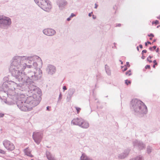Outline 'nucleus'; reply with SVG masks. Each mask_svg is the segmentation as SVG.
<instances>
[{
  "label": "nucleus",
  "instance_id": "obj_1",
  "mask_svg": "<svg viewBox=\"0 0 160 160\" xmlns=\"http://www.w3.org/2000/svg\"><path fill=\"white\" fill-rule=\"evenodd\" d=\"M134 111L139 114H146L147 112L146 106L141 101L137 99H132L131 102Z\"/></svg>",
  "mask_w": 160,
  "mask_h": 160
},
{
  "label": "nucleus",
  "instance_id": "obj_36",
  "mask_svg": "<svg viewBox=\"0 0 160 160\" xmlns=\"http://www.w3.org/2000/svg\"><path fill=\"white\" fill-rule=\"evenodd\" d=\"M121 24H117L116 27H120L121 26Z\"/></svg>",
  "mask_w": 160,
  "mask_h": 160
},
{
  "label": "nucleus",
  "instance_id": "obj_30",
  "mask_svg": "<svg viewBox=\"0 0 160 160\" xmlns=\"http://www.w3.org/2000/svg\"><path fill=\"white\" fill-rule=\"evenodd\" d=\"M147 50H143L142 51V54H143V53H146L147 52Z\"/></svg>",
  "mask_w": 160,
  "mask_h": 160
},
{
  "label": "nucleus",
  "instance_id": "obj_19",
  "mask_svg": "<svg viewBox=\"0 0 160 160\" xmlns=\"http://www.w3.org/2000/svg\"><path fill=\"white\" fill-rule=\"evenodd\" d=\"M151 150H152V148L151 147H148V148H147V151L148 153H150L151 152Z\"/></svg>",
  "mask_w": 160,
  "mask_h": 160
},
{
  "label": "nucleus",
  "instance_id": "obj_18",
  "mask_svg": "<svg viewBox=\"0 0 160 160\" xmlns=\"http://www.w3.org/2000/svg\"><path fill=\"white\" fill-rule=\"evenodd\" d=\"M125 74L127 76H129L132 74L130 70L126 72Z\"/></svg>",
  "mask_w": 160,
  "mask_h": 160
},
{
  "label": "nucleus",
  "instance_id": "obj_37",
  "mask_svg": "<svg viewBox=\"0 0 160 160\" xmlns=\"http://www.w3.org/2000/svg\"><path fill=\"white\" fill-rule=\"evenodd\" d=\"M71 18L70 17H69V18H67V20L68 21H70L71 20Z\"/></svg>",
  "mask_w": 160,
  "mask_h": 160
},
{
  "label": "nucleus",
  "instance_id": "obj_51",
  "mask_svg": "<svg viewBox=\"0 0 160 160\" xmlns=\"http://www.w3.org/2000/svg\"><path fill=\"white\" fill-rule=\"evenodd\" d=\"M31 160H33V159H31Z\"/></svg>",
  "mask_w": 160,
  "mask_h": 160
},
{
  "label": "nucleus",
  "instance_id": "obj_49",
  "mask_svg": "<svg viewBox=\"0 0 160 160\" xmlns=\"http://www.w3.org/2000/svg\"><path fill=\"white\" fill-rule=\"evenodd\" d=\"M150 40H151V39H152V38H150Z\"/></svg>",
  "mask_w": 160,
  "mask_h": 160
},
{
  "label": "nucleus",
  "instance_id": "obj_26",
  "mask_svg": "<svg viewBox=\"0 0 160 160\" xmlns=\"http://www.w3.org/2000/svg\"><path fill=\"white\" fill-rule=\"evenodd\" d=\"M62 98V95L61 93H60L59 95V97L58 98V101L61 100Z\"/></svg>",
  "mask_w": 160,
  "mask_h": 160
},
{
  "label": "nucleus",
  "instance_id": "obj_17",
  "mask_svg": "<svg viewBox=\"0 0 160 160\" xmlns=\"http://www.w3.org/2000/svg\"><path fill=\"white\" fill-rule=\"evenodd\" d=\"M75 108L76 110L77 113L78 114H79L81 110V108L77 107H75Z\"/></svg>",
  "mask_w": 160,
  "mask_h": 160
},
{
  "label": "nucleus",
  "instance_id": "obj_13",
  "mask_svg": "<svg viewBox=\"0 0 160 160\" xmlns=\"http://www.w3.org/2000/svg\"><path fill=\"white\" fill-rule=\"evenodd\" d=\"M81 160H92V159L87 157L85 154L83 153L81 157Z\"/></svg>",
  "mask_w": 160,
  "mask_h": 160
},
{
  "label": "nucleus",
  "instance_id": "obj_9",
  "mask_svg": "<svg viewBox=\"0 0 160 160\" xmlns=\"http://www.w3.org/2000/svg\"><path fill=\"white\" fill-rule=\"evenodd\" d=\"M47 72L49 74H52L55 73L56 69L55 67L51 65L48 66L47 69Z\"/></svg>",
  "mask_w": 160,
  "mask_h": 160
},
{
  "label": "nucleus",
  "instance_id": "obj_15",
  "mask_svg": "<svg viewBox=\"0 0 160 160\" xmlns=\"http://www.w3.org/2000/svg\"><path fill=\"white\" fill-rule=\"evenodd\" d=\"M105 69L108 75H110L111 74V71L109 69L108 66L107 65L105 66Z\"/></svg>",
  "mask_w": 160,
  "mask_h": 160
},
{
  "label": "nucleus",
  "instance_id": "obj_35",
  "mask_svg": "<svg viewBox=\"0 0 160 160\" xmlns=\"http://www.w3.org/2000/svg\"><path fill=\"white\" fill-rule=\"evenodd\" d=\"M4 115L3 114L0 113V118L2 117H3Z\"/></svg>",
  "mask_w": 160,
  "mask_h": 160
},
{
  "label": "nucleus",
  "instance_id": "obj_33",
  "mask_svg": "<svg viewBox=\"0 0 160 160\" xmlns=\"http://www.w3.org/2000/svg\"><path fill=\"white\" fill-rule=\"evenodd\" d=\"M148 36L149 37H154V35L153 34H150V35H148Z\"/></svg>",
  "mask_w": 160,
  "mask_h": 160
},
{
  "label": "nucleus",
  "instance_id": "obj_45",
  "mask_svg": "<svg viewBox=\"0 0 160 160\" xmlns=\"http://www.w3.org/2000/svg\"><path fill=\"white\" fill-rule=\"evenodd\" d=\"M120 61L121 62V64H123L121 60H120Z\"/></svg>",
  "mask_w": 160,
  "mask_h": 160
},
{
  "label": "nucleus",
  "instance_id": "obj_8",
  "mask_svg": "<svg viewBox=\"0 0 160 160\" xmlns=\"http://www.w3.org/2000/svg\"><path fill=\"white\" fill-rule=\"evenodd\" d=\"M133 143L134 146H136L138 147L140 150L142 149L145 148V145L140 141L138 142L137 140H136V141Z\"/></svg>",
  "mask_w": 160,
  "mask_h": 160
},
{
  "label": "nucleus",
  "instance_id": "obj_42",
  "mask_svg": "<svg viewBox=\"0 0 160 160\" xmlns=\"http://www.w3.org/2000/svg\"><path fill=\"white\" fill-rule=\"evenodd\" d=\"M145 58V57L143 55H142V58L143 59H144Z\"/></svg>",
  "mask_w": 160,
  "mask_h": 160
},
{
  "label": "nucleus",
  "instance_id": "obj_44",
  "mask_svg": "<svg viewBox=\"0 0 160 160\" xmlns=\"http://www.w3.org/2000/svg\"><path fill=\"white\" fill-rule=\"evenodd\" d=\"M155 65H155V64H154L153 66V67L154 68H155Z\"/></svg>",
  "mask_w": 160,
  "mask_h": 160
},
{
  "label": "nucleus",
  "instance_id": "obj_48",
  "mask_svg": "<svg viewBox=\"0 0 160 160\" xmlns=\"http://www.w3.org/2000/svg\"><path fill=\"white\" fill-rule=\"evenodd\" d=\"M159 27H160V25L158 26H157V28H158Z\"/></svg>",
  "mask_w": 160,
  "mask_h": 160
},
{
  "label": "nucleus",
  "instance_id": "obj_12",
  "mask_svg": "<svg viewBox=\"0 0 160 160\" xmlns=\"http://www.w3.org/2000/svg\"><path fill=\"white\" fill-rule=\"evenodd\" d=\"M25 153L27 156L32 157L33 156L31 154V151L28 148H27L24 150Z\"/></svg>",
  "mask_w": 160,
  "mask_h": 160
},
{
  "label": "nucleus",
  "instance_id": "obj_4",
  "mask_svg": "<svg viewBox=\"0 0 160 160\" xmlns=\"http://www.w3.org/2000/svg\"><path fill=\"white\" fill-rule=\"evenodd\" d=\"M11 19L4 16H0V24L1 26L5 27L11 24Z\"/></svg>",
  "mask_w": 160,
  "mask_h": 160
},
{
  "label": "nucleus",
  "instance_id": "obj_11",
  "mask_svg": "<svg viewBox=\"0 0 160 160\" xmlns=\"http://www.w3.org/2000/svg\"><path fill=\"white\" fill-rule=\"evenodd\" d=\"M46 157L48 160H56L50 152L47 151L46 152Z\"/></svg>",
  "mask_w": 160,
  "mask_h": 160
},
{
  "label": "nucleus",
  "instance_id": "obj_14",
  "mask_svg": "<svg viewBox=\"0 0 160 160\" xmlns=\"http://www.w3.org/2000/svg\"><path fill=\"white\" fill-rule=\"evenodd\" d=\"M128 154V152H127L125 153H122L118 156V158L121 159L124 158L127 156Z\"/></svg>",
  "mask_w": 160,
  "mask_h": 160
},
{
  "label": "nucleus",
  "instance_id": "obj_20",
  "mask_svg": "<svg viewBox=\"0 0 160 160\" xmlns=\"http://www.w3.org/2000/svg\"><path fill=\"white\" fill-rule=\"evenodd\" d=\"M159 24V21L158 20H156L155 21H153L152 22V24H155V25H157Z\"/></svg>",
  "mask_w": 160,
  "mask_h": 160
},
{
  "label": "nucleus",
  "instance_id": "obj_39",
  "mask_svg": "<svg viewBox=\"0 0 160 160\" xmlns=\"http://www.w3.org/2000/svg\"><path fill=\"white\" fill-rule=\"evenodd\" d=\"M140 48H142V45H140L139 46Z\"/></svg>",
  "mask_w": 160,
  "mask_h": 160
},
{
  "label": "nucleus",
  "instance_id": "obj_31",
  "mask_svg": "<svg viewBox=\"0 0 160 160\" xmlns=\"http://www.w3.org/2000/svg\"><path fill=\"white\" fill-rule=\"evenodd\" d=\"M75 16V15L74 14H73V13H72V14H71V16H70V17L71 18H72L73 17Z\"/></svg>",
  "mask_w": 160,
  "mask_h": 160
},
{
  "label": "nucleus",
  "instance_id": "obj_23",
  "mask_svg": "<svg viewBox=\"0 0 160 160\" xmlns=\"http://www.w3.org/2000/svg\"><path fill=\"white\" fill-rule=\"evenodd\" d=\"M0 153L2 154H5L6 153V152L2 149H0Z\"/></svg>",
  "mask_w": 160,
  "mask_h": 160
},
{
  "label": "nucleus",
  "instance_id": "obj_16",
  "mask_svg": "<svg viewBox=\"0 0 160 160\" xmlns=\"http://www.w3.org/2000/svg\"><path fill=\"white\" fill-rule=\"evenodd\" d=\"M130 160H143V159L142 156H139L135 158L134 160L133 159H132Z\"/></svg>",
  "mask_w": 160,
  "mask_h": 160
},
{
  "label": "nucleus",
  "instance_id": "obj_22",
  "mask_svg": "<svg viewBox=\"0 0 160 160\" xmlns=\"http://www.w3.org/2000/svg\"><path fill=\"white\" fill-rule=\"evenodd\" d=\"M131 83V82L130 81L128 80H125V83L127 85H128L129 84H130Z\"/></svg>",
  "mask_w": 160,
  "mask_h": 160
},
{
  "label": "nucleus",
  "instance_id": "obj_41",
  "mask_svg": "<svg viewBox=\"0 0 160 160\" xmlns=\"http://www.w3.org/2000/svg\"><path fill=\"white\" fill-rule=\"evenodd\" d=\"M98 7V5L96 4H95V8H97Z\"/></svg>",
  "mask_w": 160,
  "mask_h": 160
},
{
  "label": "nucleus",
  "instance_id": "obj_10",
  "mask_svg": "<svg viewBox=\"0 0 160 160\" xmlns=\"http://www.w3.org/2000/svg\"><path fill=\"white\" fill-rule=\"evenodd\" d=\"M58 4L59 7L61 8L67 4V2L64 0H58Z\"/></svg>",
  "mask_w": 160,
  "mask_h": 160
},
{
  "label": "nucleus",
  "instance_id": "obj_40",
  "mask_svg": "<svg viewBox=\"0 0 160 160\" xmlns=\"http://www.w3.org/2000/svg\"><path fill=\"white\" fill-rule=\"evenodd\" d=\"M49 107L48 106L47 107V109L48 111H50V110L49 109Z\"/></svg>",
  "mask_w": 160,
  "mask_h": 160
},
{
  "label": "nucleus",
  "instance_id": "obj_21",
  "mask_svg": "<svg viewBox=\"0 0 160 160\" xmlns=\"http://www.w3.org/2000/svg\"><path fill=\"white\" fill-rule=\"evenodd\" d=\"M152 57V56H149V57H148V58H147V60H148V61L149 62H152V61H151V60H150V59H151V58Z\"/></svg>",
  "mask_w": 160,
  "mask_h": 160
},
{
  "label": "nucleus",
  "instance_id": "obj_32",
  "mask_svg": "<svg viewBox=\"0 0 160 160\" xmlns=\"http://www.w3.org/2000/svg\"><path fill=\"white\" fill-rule=\"evenodd\" d=\"M126 64H127V66L128 67H129L130 66V65L129 64V62H127L126 63Z\"/></svg>",
  "mask_w": 160,
  "mask_h": 160
},
{
  "label": "nucleus",
  "instance_id": "obj_6",
  "mask_svg": "<svg viewBox=\"0 0 160 160\" xmlns=\"http://www.w3.org/2000/svg\"><path fill=\"white\" fill-rule=\"evenodd\" d=\"M33 139L35 142L38 144L40 143L42 138V134L41 132H35L32 135Z\"/></svg>",
  "mask_w": 160,
  "mask_h": 160
},
{
  "label": "nucleus",
  "instance_id": "obj_34",
  "mask_svg": "<svg viewBox=\"0 0 160 160\" xmlns=\"http://www.w3.org/2000/svg\"><path fill=\"white\" fill-rule=\"evenodd\" d=\"M63 89L65 90H67V88L66 86H64L63 87Z\"/></svg>",
  "mask_w": 160,
  "mask_h": 160
},
{
  "label": "nucleus",
  "instance_id": "obj_27",
  "mask_svg": "<svg viewBox=\"0 0 160 160\" xmlns=\"http://www.w3.org/2000/svg\"><path fill=\"white\" fill-rule=\"evenodd\" d=\"M145 68L146 69H150V65H147L146 66H145Z\"/></svg>",
  "mask_w": 160,
  "mask_h": 160
},
{
  "label": "nucleus",
  "instance_id": "obj_24",
  "mask_svg": "<svg viewBox=\"0 0 160 160\" xmlns=\"http://www.w3.org/2000/svg\"><path fill=\"white\" fill-rule=\"evenodd\" d=\"M156 48V46H154L153 47H150L149 48V49L151 50H155Z\"/></svg>",
  "mask_w": 160,
  "mask_h": 160
},
{
  "label": "nucleus",
  "instance_id": "obj_2",
  "mask_svg": "<svg viewBox=\"0 0 160 160\" xmlns=\"http://www.w3.org/2000/svg\"><path fill=\"white\" fill-rule=\"evenodd\" d=\"M37 5L45 11L49 12L51 6L48 0H34Z\"/></svg>",
  "mask_w": 160,
  "mask_h": 160
},
{
  "label": "nucleus",
  "instance_id": "obj_5",
  "mask_svg": "<svg viewBox=\"0 0 160 160\" xmlns=\"http://www.w3.org/2000/svg\"><path fill=\"white\" fill-rule=\"evenodd\" d=\"M3 144L4 147L8 151H12L15 148L14 144L7 140H5L3 141Z\"/></svg>",
  "mask_w": 160,
  "mask_h": 160
},
{
  "label": "nucleus",
  "instance_id": "obj_47",
  "mask_svg": "<svg viewBox=\"0 0 160 160\" xmlns=\"http://www.w3.org/2000/svg\"><path fill=\"white\" fill-rule=\"evenodd\" d=\"M158 49H157V50H156V52H158Z\"/></svg>",
  "mask_w": 160,
  "mask_h": 160
},
{
  "label": "nucleus",
  "instance_id": "obj_25",
  "mask_svg": "<svg viewBox=\"0 0 160 160\" xmlns=\"http://www.w3.org/2000/svg\"><path fill=\"white\" fill-rule=\"evenodd\" d=\"M122 70L123 71H124L126 70L127 69V67H126V66H123V67H122Z\"/></svg>",
  "mask_w": 160,
  "mask_h": 160
},
{
  "label": "nucleus",
  "instance_id": "obj_7",
  "mask_svg": "<svg viewBox=\"0 0 160 160\" xmlns=\"http://www.w3.org/2000/svg\"><path fill=\"white\" fill-rule=\"evenodd\" d=\"M43 32L47 36H52L56 33V32L52 29H47L43 30Z\"/></svg>",
  "mask_w": 160,
  "mask_h": 160
},
{
  "label": "nucleus",
  "instance_id": "obj_29",
  "mask_svg": "<svg viewBox=\"0 0 160 160\" xmlns=\"http://www.w3.org/2000/svg\"><path fill=\"white\" fill-rule=\"evenodd\" d=\"M147 44H151V43L150 42H149V41H148L147 42H146L145 43V45L146 46L147 45Z\"/></svg>",
  "mask_w": 160,
  "mask_h": 160
},
{
  "label": "nucleus",
  "instance_id": "obj_28",
  "mask_svg": "<svg viewBox=\"0 0 160 160\" xmlns=\"http://www.w3.org/2000/svg\"><path fill=\"white\" fill-rule=\"evenodd\" d=\"M153 62L154 63V64L156 65H158V63L156 61V60H154L153 61Z\"/></svg>",
  "mask_w": 160,
  "mask_h": 160
},
{
  "label": "nucleus",
  "instance_id": "obj_38",
  "mask_svg": "<svg viewBox=\"0 0 160 160\" xmlns=\"http://www.w3.org/2000/svg\"><path fill=\"white\" fill-rule=\"evenodd\" d=\"M92 12H91V13H90L89 14V17H91V16H92Z\"/></svg>",
  "mask_w": 160,
  "mask_h": 160
},
{
  "label": "nucleus",
  "instance_id": "obj_43",
  "mask_svg": "<svg viewBox=\"0 0 160 160\" xmlns=\"http://www.w3.org/2000/svg\"><path fill=\"white\" fill-rule=\"evenodd\" d=\"M157 18L158 19H159L160 20V16L158 17H157Z\"/></svg>",
  "mask_w": 160,
  "mask_h": 160
},
{
  "label": "nucleus",
  "instance_id": "obj_46",
  "mask_svg": "<svg viewBox=\"0 0 160 160\" xmlns=\"http://www.w3.org/2000/svg\"><path fill=\"white\" fill-rule=\"evenodd\" d=\"M92 17H93V18H94V19H95V18H94V15H92Z\"/></svg>",
  "mask_w": 160,
  "mask_h": 160
},
{
  "label": "nucleus",
  "instance_id": "obj_3",
  "mask_svg": "<svg viewBox=\"0 0 160 160\" xmlns=\"http://www.w3.org/2000/svg\"><path fill=\"white\" fill-rule=\"evenodd\" d=\"M73 125H78L82 128H87L89 127V124L86 121L81 118L73 119L71 122Z\"/></svg>",
  "mask_w": 160,
  "mask_h": 160
},
{
  "label": "nucleus",
  "instance_id": "obj_50",
  "mask_svg": "<svg viewBox=\"0 0 160 160\" xmlns=\"http://www.w3.org/2000/svg\"><path fill=\"white\" fill-rule=\"evenodd\" d=\"M137 48L138 50V47Z\"/></svg>",
  "mask_w": 160,
  "mask_h": 160
}]
</instances>
